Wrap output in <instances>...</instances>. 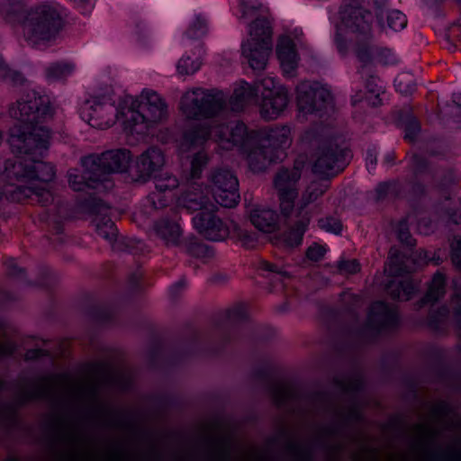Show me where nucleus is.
Returning <instances> with one entry per match:
<instances>
[{"label":"nucleus","mask_w":461,"mask_h":461,"mask_svg":"<svg viewBox=\"0 0 461 461\" xmlns=\"http://www.w3.org/2000/svg\"><path fill=\"white\" fill-rule=\"evenodd\" d=\"M318 148L314 153L312 171L320 176H334L342 171L349 151L341 148L337 139L320 137L315 140Z\"/></svg>","instance_id":"1a4fd4ad"},{"label":"nucleus","mask_w":461,"mask_h":461,"mask_svg":"<svg viewBox=\"0 0 461 461\" xmlns=\"http://www.w3.org/2000/svg\"><path fill=\"white\" fill-rule=\"evenodd\" d=\"M153 232L167 247H176L181 243L183 230L176 221L167 218L157 221Z\"/></svg>","instance_id":"7c9ffc66"},{"label":"nucleus","mask_w":461,"mask_h":461,"mask_svg":"<svg viewBox=\"0 0 461 461\" xmlns=\"http://www.w3.org/2000/svg\"><path fill=\"white\" fill-rule=\"evenodd\" d=\"M210 137H212L223 149L236 147L242 152L258 142V131H249L247 126L239 121L219 125L212 131L206 126H199L185 133L183 146H201Z\"/></svg>","instance_id":"423d86ee"},{"label":"nucleus","mask_w":461,"mask_h":461,"mask_svg":"<svg viewBox=\"0 0 461 461\" xmlns=\"http://www.w3.org/2000/svg\"><path fill=\"white\" fill-rule=\"evenodd\" d=\"M272 396L276 405L281 407L294 401L295 393L290 384L279 383L272 388Z\"/></svg>","instance_id":"4c0bfd02"},{"label":"nucleus","mask_w":461,"mask_h":461,"mask_svg":"<svg viewBox=\"0 0 461 461\" xmlns=\"http://www.w3.org/2000/svg\"><path fill=\"white\" fill-rule=\"evenodd\" d=\"M386 290L393 299L408 301L417 290V285L410 279L393 280L387 285Z\"/></svg>","instance_id":"2f4dec72"},{"label":"nucleus","mask_w":461,"mask_h":461,"mask_svg":"<svg viewBox=\"0 0 461 461\" xmlns=\"http://www.w3.org/2000/svg\"><path fill=\"white\" fill-rule=\"evenodd\" d=\"M212 185V194L217 203L222 207H234L239 200V181L236 176L227 168H216L209 175Z\"/></svg>","instance_id":"4468645a"},{"label":"nucleus","mask_w":461,"mask_h":461,"mask_svg":"<svg viewBox=\"0 0 461 461\" xmlns=\"http://www.w3.org/2000/svg\"><path fill=\"white\" fill-rule=\"evenodd\" d=\"M449 311L447 307L443 306L438 309L437 312L431 313L429 319V325L435 330L439 329L440 325L445 323L448 319Z\"/></svg>","instance_id":"8fccbe9b"},{"label":"nucleus","mask_w":461,"mask_h":461,"mask_svg":"<svg viewBox=\"0 0 461 461\" xmlns=\"http://www.w3.org/2000/svg\"><path fill=\"white\" fill-rule=\"evenodd\" d=\"M194 225L200 234L212 241L225 240L230 234V227L213 210L202 211L193 218Z\"/></svg>","instance_id":"a211bd4d"},{"label":"nucleus","mask_w":461,"mask_h":461,"mask_svg":"<svg viewBox=\"0 0 461 461\" xmlns=\"http://www.w3.org/2000/svg\"><path fill=\"white\" fill-rule=\"evenodd\" d=\"M201 64L198 58L192 59L189 56H183L177 62L176 69L179 75H193L200 69Z\"/></svg>","instance_id":"ea45409f"},{"label":"nucleus","mask_w":461,"mask_h":461,"mask_svg":"<svg viewBox=\"0 0 461 461\" xmlns=\"http://www.w3.org/2000/svg\"><path fill=\"white\" fill-rule=\"evenodd\" d=\"M259 87H262V93L261 95L264 97V95H267V93H271V95L276 94L277 88H286L283 85H280L275 77H266L262 78L258 84L256 89L258 90Z\"/></svg>","instance_id":"de8ad7c7"},{"label":"nucleus","mask_w":461,"mask_h":461,"mask_svg":"<svg viewBox=\"0 0 461 461\" xmlns=\"http://www.w3.org/2000/svg\"><path fill=\"white\" fill-rule=\"evenodd\" d=\"M81 118L89 125L97 129H107L122 117L111 95H91L86 99L80 108Z\"/></svg>","instance_id":"9b49d317"},{"label":"nucleus","mask_w":461,"mask_h":461,"mask_svg":"<svg viewBox=\"0 0 461 461\" xmlns=\"http://www.w3.org/2000/svg\"><path fill=\"white\" fill-rule=\"evenodd\" d=\"M121 114L123 123L133 128L162 122L167 116V105L157 92L145 89L138 98L126 96L123 99Z\"/></svg>","instance_id":"0eeeda50"},{"label":"nucleus","mask_w":461,"mask_h":461,"mask_svg":"<svg viewBox=\"0 0 461 461\" xmlns=\"http://www.w3.org/2000/svg\"><path fill=\"white\" fill-rule=\"evenodd\" d=\"M258 95V89L245 81L240 82L229 96L221 90L195 87L181 97L179 108L190 120L208 119L231 111L241 110Z\"/></svg>","instance_id":"20e7f679"},{"label":"nucleus","mask_w":461,"mask_h":461,"mask_svg":"<svg viewBox=\"0 0 461 461\" xmlns=\"http://www.w3.org/2000/svg\"><path fill=\"white\" fill-rule=\"evenodd\" d=\"M309 223L308 218L298 221L294 227L291 228L283 236L284 243L286 247L294 248L299 246L303 241V237Z\"/></svg>","instance_id":"f704fd0d"},{"label":"nucleus","mask_w":461,"mask_h":461,"mask_svg":"<svg viewBox=\"0 0 461 461\" xmlns=\"http://www.w3.org/2000/svg\"><path fill=\"white\" fill-rule=\"evenodd\" d=\"M354 461H383L367 442L357 443ZM386 461H461V416L446 402L435 403L411 429L408 455H387Z\"/></svg>","instance_id":"f257e3e1"},{"label":"nucleus","mask_w":461,"mask_h":461,"mask_svg":"<svg viewBox=\"0 0 461 461\" xmlns=\"http://www.w3.org/2000/svg\"><path fill=\"white\" fill-rule=\"evenodd\" d=\"M326 249L324 247L318 244H313L308 248L306 256L310 260L319 261L323 258Z\"/></svg>","instance_id":"bf43d9fd"},{"label":"nucleus","mask_w":461,"mask_h":461,"mask_svg":"<svg viewBox=\"0 0 461 461\" xmlns=\"http://www.w3.org/2000/svg\"><path fill=\"white\" fill-rule=\"evenodd\" d=\"M234 230L238 240L243 247L252 249L256 246L258 242V236L256 233L237 226H235Z\"/></svg>","instance_id":"a18cd8bd"},{"label":"nucleus","mask_w":461,"mask_h":461,"mask_svg":"<svg viewBox=\"0 0 461 461\" xmlns=\"http://www.w3.org/2000/svg\"><path fill=\"white\" fill-rule=\"evenodd\" d=\"M322 437L327 438L328 440L334 441L333 451L335 453L339 454L344 452V446L341 442H338L339 436L336 433L330 430H326L323 432Z\"/></svg>","instance_id":"680f3d73"},{"label":"nucleus","mask_w":461,"mask_h":461,"mask_svg":"<svg viewBox=\"0 0 461 461\" xmlns=\"http://www.w3.org/2000/svg\"><path fill=\"white\" fill-rule=\"evenodd\" d=\"M83 167V173L78 169L72 168L68 171V184L74 191H84L87 187L95 188L100 178H89L86 168Z\"/></svg>","instance_id":"473e14b6"},{"label":"nucleus","mask_w":461,"mask_h":461,"mask_svg":"<svg viewBox=\"0 0 461 461\" xmlns=\"http://www.w3.org/2000/svg\"><path fill=\"white\" fill-rule=\"evenodd\" d=\"M189 253L198 258L203 260H207L213 257L212 249L203 243H194L189 248Z\"/></svg>","instance_id":"09e8293b"},{"label":"nucleus","mask_w":461,"mask_h":461,"mask_svg":"<svg viewBox=\"0 0 461 461\" xmlns=\"http://www.w3.org/2000/svg\"><path fill=\"white\" fill-rule=\"evenodd\" d=\"M15 420V408L14 405H0V424L8 425Z\"/></svg>","instance_id":"864d4df0"},{"label":"nucleus","mask_w":461,"mask_h":461,"mask_svg":"<svg viewBox=\"0 0 461 461\" xmlns=\"http://www.w3.org/2000/svg\"><path fill=\"white\" fill-rule=\"evenodd\" d=\"M96 385L88 379H75L68 374H59L26 384L19 392L18 402L50 399L60 393L74 399L95 398Z\"/></svg>","instance_id":"39448f33"},{"label":"nucleus","mask_w":461,"mask_h":461,"mask_svg":"<svg viewBox=\"0 0 461 461\" xmlns=\"http://www.w3.org/2000/svg\"><path fill=\"white\" fill-rule=\"evenodd\" d=\"M301 173L298 168H282L274 180V185L280 202V210L284 216L288 217L294 211V200L298 196V181Z\"/></svg>","instance_id":"2eb2a0df"},{"label":"nucleus","mask_w":461,"mask_h":461,"mask_svg":"<svg viewBox=\"0 0 461 461\" xmlns=\"http://www.w3.org/2000/svg\"><path fill=\"white\" fill-rule=\"evenodd\" d=\"M334 41L339 52L342 55L346 54L348 50V43L355 41V51L359 61L364 65L371 61V38L366 31H338Z\"/></svg>","instance_id":"f3484780"},{"label":"nucleus","mask_w":461,"mask_h":461,"mask_svg":"<svg viewBox=\"0 0 461 461\" xmlns=\"http://www.w3.org/2000/svg\"><path fill=\"white\" fill-rule=\"evenodd\" d=\"M373 14L362 7L347 5L330 15L335 29H366L370 26Z\"/></svg>","instance_id":"6ab92c4d"},{"label":"nucleus","mask_w":461,"mask_h":461,"mask_svg":"<svg viewBox=\"0 0 461 461\" xmlns=\"http://www.w3.org/2000/svg\"><path fill=\"white\" fill-rule=\"evenodd\" d=\"M155 190L147 198L150 207L155 210L167 206L174 198L173 192L179 186L178 178L168 172L155 176Z\"/></svg>","instance_id":"aec40b11"},{"label":"nucleus","mask_w":461,"mask_h":461,"mask_svg":"<svg viewBox=\"0 0 461 461\" xmlns=\"http://www.w3.org/2000/svg\"><path fill=\"white\" fill-rule=\"evenodd\" d=\"M451 31H436V36L441 44L449 50H455L459 41L461 31L456 35H452Z\"/></svg>","instance_id":"37998d69"},{"label":"nucleus","mask_w":461,"mask_h":461,"mask_svg":"<svg viewBox=\"0 0 461 461\" xmlns=\"http://www.w3.org/2000/svg\"><path fill=\"white\" fill-rule=\"evenodd\" d=\"M297 106L304 114L327 109L332 105V96L330 90L318 83L301 82L296 86Z\"/></svg>","instance_id":"ddd939ff"},{"label":"nucleus","mask_w":461,"mask_h":461,"mask_svg":"<svg viewBox=\"0 0 461 461\" xmlns=\"http://www.w3.org/2000/svg\"><path fill=\"white\" fill-rule=\"evenodd\" d=\"M451 260L461 269V238L455 237L451 242Z\"/></svg>","instance_id":"6e6d98bb"},{"label":"nucleus","mask_w":461,"mask_h":461,"mask_svg":"<svg viewBox=\"0 0 461 461\" xmlns=\"http://www.w3.org/2000/svg\"><path fill=\"white\" fill-rule=\"evenodd\" d=\"M131 161L130 150L117 149L101 154H91L82 158L81 165L86 168L89 178H100L106 174L121 173L128 169Z\"/></svg>","instance_id":"9d476101"},{"label":"nucleus","mask_w":461,"mask_h":461,"mask_svg":"<svg viewBox=\"0 0 461 461\" xmlns=\"http://www.w3.org/2000/svg\"><path fill=\"white\" fill-rule=\"evenodd\" d=\"M455 286V294L452 296L451 303L454 309V316L456 321L457 330L461 336V285L456 281Z\"/></svg>","instance_id":"49530a36"},{"label":"nucleus","mask_w":461,"mask_h":461,"mask_svg":"<svg viewBox=\"0 0 461 461\" xmlns=\"http://www.w3.org/2000/svg\"><path fill=\"white\" fill-rule=\"evenodd\" d=\"M248 212L250 222L258 230L272 233L278 228L279 216L274 209L264 204L248 205Z\"/></svg>","instance_id":"b1692460"},{"label":"nucleus","mask_w":461,"mask_h":461,"mask_svg":"<svg viewBox=\"0 0 461 461\" xmlns=\"http://www.w3.org/2000/svg\"><path fill=\"white\" fill-rule=\"evenodd\" d=\"M210 25L208 17L205 14H196L194 17L191 29H203Z\"/></svg>","instance_id":"69168bd1"},{"label":"nucleus","mask_w":461,"mask_h":461,"mask_svg":"<svg viewBox=\"0 0 461 461\" xmlns=\"http://www.w3.org/2000/svg\"><path fill=\"white\" fill-rule=\"evenodd\" d=\"M414 260H418V264H428L430 261H434V258L429 255V252L426 250H419L414 253Z\"/></svg>","instance_id":"774afa93"},{"label":"nucleus","mask_w":461,"mask_h":461,"mask_svg":"<svg viewBox=\"0 0 461 461\" xmlns=\"http://www.w3.org/2000/svg\"><path fill=\"white\" fill-rule=\"evenodd\" d=\"M399 323L397 309L384 302H375L371 305L367 315V326L374 330L382 331L396 327Z\"/></svg>","instance_id":"412c9836"},{"label":"nucleus","mask_w":461,"mask_h":461,"mask_svg":"<svg viewBox=\"0 0 461 461\" xmlns=\"http://www.w3.org/2000/svg\"><path fill=\"white\" fill-rule=\"evenodd\" d=\"M209 158L204 151L195 153L191 160L190 177L192 179L200 178L203 168L208 164Z\"/></svg>","instance_id":"a19ab883"},{"label":"nucleus","mask_w":461,"mask_h":461,"mask_svg":"<svg viewBox=\"0 0 461 461\" xmlns=\"http://www.w3.org/2000/svg\"><path fill=\"white\" fill-rule=\"evenodd\" d=\"M276 55L285 77H293L298 67L299 56L294 40L286 33L279 36Z\"/></svg>","instance_id":"5701e85b"},{"label":"nucleus","mask_w":461,"mask_h":461,"mask_svg":"<svg viewBox=\"0 0 461 461\" xmlns=\"http://www.w3.org/2000/svg\"><path fill=\"white\" fill-rule=\"evenodd\" d=\"M319 226L321 229L335 234H339L342 230L340 221L332 217L319 220Z\"/></svg>","instance_id":"603ef678"},{"label":"nucleus","mask_w":461,"mask_h":461,"mask_svg":"<svg viewBox=\"0 0 461 461\" xmlns=\"http://www.w3.org/2000/svg\"><path fill=\"white\" fill-rule=\"evenodd\" d=\"M395 89L402 95H411L416 90L413 76L409 73H402L394 79Z\"/></svg>","instance_id":"58836bf2"},{"label":"nucleus","mask_w":461,"mask_h":461,"mask_svg":"<svg viewBox=\"0 0 461 461\" xmlns=\"http://www.w3.org/2000/svg\"><path fill=\"white\" fill-rule=\"evenodd\" d=\"M205 190L202 185L191 183L178 197V204L189 211L208 210L209 197Z\"/></svg>","instance_id":"c756f323"},{"label":"nucleus","mask_w":461,"mask_h":461,"mask_svg":"<svg viewBox=\"0 0 461 461\" xmlns=\"http://www.w3.org/2000/svg\"><path fill=\"white\" fill-rule=\"evenodd\" d=\"M258 142L267 145L269 151L279 156L282 159L284 150L292 143L291 130L287 126L266 128L258 131Z\"/></svg>","instance_id":"4be33fe9"},{"label":"nucleus","mask_w":461,"mask_h":461,"mask_svg":"<svg viewBox=\"0 0 461 461\" xmlns=\"http://www.w3.org/2000/svg\"><path fill=\"white\" fill-rule=\"evenodd\" d=\"M394 189V185L391 183H381L375 189L376 199L380 200L384 198L391 191Z\"/></svg>","instance_id":"0e129e2a"},{"label":"nucleus","mask_w":461,"mask_h":461,"mask_svg":"<svg viewBox=\"0 0 461 461\" xmlns=\"http://www.w3.org/2000/svg\"><path fill=\"white\" fill-rule=\"evenodd\" d=\"M248 161L249 168L254 172L265 170L272 162L279 160V156L267 149L266 144L255 142L247 151L241 152Z\"/></svg>","instance_id":"cd10ccee"},{"label":"nucleus","mask_w":461,"mask_h":461,"mask_svg":"<svg viewBox=\"0 0 461 461\" xmlns=\"http://www.w3.org/2000/svg\"><path fill=\"white\" fill-rule=\"evenodd\" d=\"M385 270L390 275L393 276H400L404 272L410 271V269H407L402 266L397 256V249L393 248H392L389 251V258Z\"/></svg>","instance_id":"79ce46f5"},{"label":"nucleus","mask_w":461,"mask_h":461,"mask_svg":"<svg viewBox=\"0 0 461 461\" xmlns=\"http://www.w3.org/2000/svg\"><path fill=\"white\" fill-rule=\"evenodd\" d=\"M272 31H250L249 39L242 44V54L253 70H264L272 52Z\"/></svg>","instance_id":"f8f14e48"},{"label":"nucleus","mask_w":461,"mask_h":461,"mask_svg":"<svg viewBox=\"0 0 461 461\" xmlns=\"http://www.w3.org/2000/svg\"><path fill=\"white\" fill-rule=\"evenodd\" d=\"M41 154H24V158L2 160L0 158V176L9 183L0 185V201L5 198L12 202H23L31 198L43 206L53 200L51 192L43 185H36L35 181L47 184L56 175L52 164L37 159Z\"/></svg>","instance_id":"7ed1b4c3"},{"label":"nucleus","mask_w":461,"mask_h":461,"mask_svg":"<svg viewBox=\"0 0 461 461\" xmlns=\"http://www.w3.org/2000/svg\"><path fill=\"white\" fill-rule=\"evenodd\" d=\"M14 344L6 338L5 330L0 327V357L13 353Z\"/></svg>","instance_id":"4d7b16f0"},{"label":"nucleus","mask_w":461,"mask_h":461,"mask_svg":"<svg viewBox=\"0 0 461 461\" xmlns=\"http://www.w3.org/2000/svg\"><path fill=\"white\" fill-rule=\"evenodd\" d=\"M163 151L158 147H149L137 158L136 169L141 178H149L165 165Z\"/></svg>","instance_id":"a878e982"},{"label":"nucleus","mask_w":461,"mask_h":461,"mask_svg":"<svg viewBox=\"0 0 461 461\" xmlns=\"http://www.w3.org/2000/svg\"><path fill=\"white\" fill-rule=\"evenodd\" d=\"M9 113L17 122L8 140L13 152L41 155L49 149L50 131L42 123L52 118L53 108L47 95L28 91L10 106Z\"/></svg>","instance_id":"f03ea898"},{"label":"nucleus","mask_w":461,"mask_h":461,"mask_svg":"<svg viewBox=\"0 0 461 461\" xmlns=\"http://www.w3.org/2000/svg\"><path fill=\"white\" fill-rule=\"evenodd\" d=\"M420 131V123L416 119H411L406 125L405 139L412 140Z\"/></svg>","instance_id":"e2e57ef3"},{"label":"nucleus","mask_w":461,"mask_h":461,"mask_svg":"<svg viewBox=\"0 0 461 461\" xmlns=\"http://www.w3.org/2000/svg\"><path fill=\"white\" fill-rule=\"evenodd\" d=\"M74 70L75 65L71 62H54L45 68V77L48 81H58L68 77L74 72Z\"/></svg>","instance_id":"72a5a7b5"},{"label":"nucleus","mask_w":461,"mask_h":461,"mask_svg":"<svg viewBox=\"0 0 461 461\" xmlns=\"http://www.w3.org/2000/svg\"><path fill=\"white\" fill-rule=\"evenodd\" d=\"M329 185L326 182H312L303 192L300 200V209L303 210L308 204L312 203L321 196Z\"/></svg>","instance_id":"e433bc0d"},{"label":"nucleus","mask_w":461,"mask_h":461,"mask_svg":"<svg viewBox=\"0 0 461 461\" xmlns=\"http://www.w3.org/2000/svg\"><path fill=\"white\" fill-rule=\"evenodd\" d=\"M387 26L389 29H405L407 26L406 15L399 10H391L387 14Z\"/></svg>","instance_id":"c03bdc74"},{"label":"nucleus","mask_w":461,"mask_h":461,"mask_svg":"<svg viewBox=\"0 0 461 461\" xmlns=\"http://www.w3.org/2000/svg\"><path fill=\"white\" fill-rule=\"evenodd\" d=\"M445 294V277L440 273H436L429 286L428 292L421 300L420 306L438 301Z\"/></svg>","instance_id":"c9c22d12"},{"label":"nucleus","mask_w":461,"mask_h":461,"mask_svg":"<svg viewBox=\"0 0 461 461\" xmlns=\"http://www.w3.org/2000/svg\"><path fill=\"white\" fill-rule=\"evenodd\" d=\"M16 35L21 45L36 50H45L61 40L59 31H18Z\"/></svg>","instance_id":"bb28decb"},{"label":"nucleus","mask_w":461,"mask_h":461,"mask_svg":"<svg viewBox=\"0 0 461 461\" xmlns=\"http://www.w3.org/2000/svg\"><path fill=\"white\" fill-rule=\"evenodd\" d=\"M7 273L9 276H16L21 275L23 270L19 267L14 259L11 258L5 262Z\"/></svg>","instance_id":"338daca9"},{"label":"nucleus","mask_w":461,"mask_h":461,"mask_svg":"<svg viewBox=\"0 0 461 461\" xmlns=\"http://www.w3.org/2000/svg\"><path fill=\"white\" fill-rule=\"evenodd\" d=\"M377 59L384 65H395L399 59L397 56L389 49L382 48L377 52Z\"/></svg>","instance_id":"5fc2aeb1"},{"label":"nucleus","mask_w":461,"mask_h":461,"mask_svg":"<svg viewBox=\"0 0 461 461\" xmlns=\"http://www.w3.org/2000/svg\"><path fill=\"white\" fill-rule=\"evenodd\" d=\"M289 104L288 90L286 88H277L276 94L262 97L259 112L265 120L277 119L287 108Z\"/></svg>","instance_id":"393cba45"},{"label":"nucleus","mask_w":461,"mask_h":461,"mask_svg":"<svg viewBox=\"0 0 461 461\" xmlns=\"http://www.w3.org/2000/svg\"><path fill=\"white\" fill-rule=\"evenodd\" d=\"M109 208L102 201H94L91 207V213L95 215L94 222L97 234L108 242L112 243L117 236V229L114 222L106 218Z\"/></svg>","instance_id":"c85d7f7f"},{"label":"nucleus","mask_w":461,"mask_h":461,"mask_svg":"<svg viewBox=\"0 0 461 461\" xmlns=\"http://www.w3.org/2000/svg\"><path fill=\"white\" fill-rule=\"evenodd\" d=\"M6 20L13 26L29 29H61L64 26L59 10L48 5L35 8L17 7L7 14Z\"/></svg>","instance_id":"6e6552de"},{"label":"nucleus","mask_w":461,"mask_h":461,"mask_svg":"<svg viewBox=\"0 0 461 461\" xmlns=\"http://www.w3.org/2000/svg\"><path fill=\"white\" fill-rule=\"evenodd\" d=\"M398 239L401 242L405 243L407 246H413L414 242L411 235L407 228L405 221H401L397 230Z\"/></svg>","instance_id":"13d9d810"},{"label":"nucleus","mask_w":461,"mask_h":461,"mask_svg":"<svg viewBox=\"0 0 461 461\" xmlns=\"http://www.w3.org/2000/svg\"><path fill=\"white\" fill-rule=\"evenodd\" d=\"M339 268L342 272L348 273V274H355L360 270V265L355 259L347 260V261L340 262L339 265Z\"/></svg>","instance_id":"052dcab7"},{"label":"nucleus","mask_w":461,"mask_h":461,"mask_svg":"<svg viewBox=\"0 0 461 461\" xmlns=\"http://www.w3.org/2000/svg\"><path fill=\"white\" fill-rule=\"evenodd\" d=\"M240 22L249 29H272L274 23L269 10L259 0H241L239 5Z\"/></svg>","instance_id":"dca6fc26"},{"label":"nucleus","mask_w":461,"mask_h":461,"mask_svg":"<svg viewBox=\"0 0 461 461\" xmlns=\"http://www.w3.org/2000/svg\"><path fill=\"white\" fill-rule=\"evenodd\" d=\"M58 436L62 443L68 445V447L69 448L72 447V445H74L77 438L76 431L72 428L66 425L60 426Z\"/></svg>","instance_id":"3c124183"}]
</instances>
